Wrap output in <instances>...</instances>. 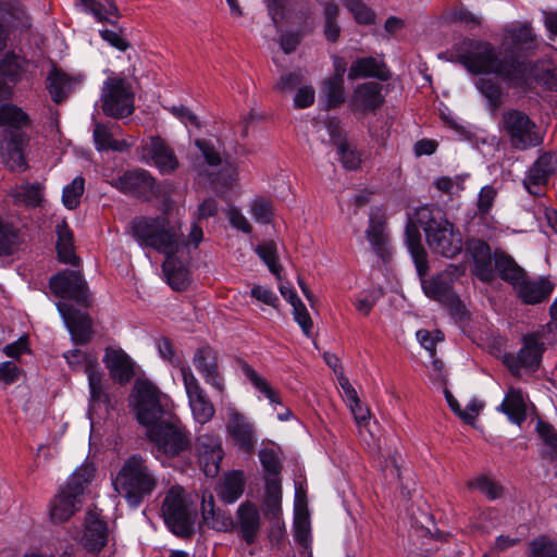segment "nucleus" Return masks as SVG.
<instances>
[{"label": "nucleus", "instance_id": "nucleus-7", "mask_svg": "<svg viewBox=\"0 0 557 557\" xmlns=\"http://www.w3.org/2000/svg\"><path fill=\"white\" fill-rule=\"evenodd\" d=\"M67 364L73 370L84 368L89 388L88 414L92 421L95 416L108 413L109 395L106 389V380L97 358L81 350L73 349L63 354Z\"/></svg>", "mask_w": 557, "mask_h": 557}, {"label": "nucleus", "instance_id": "nucleus-14", "mask_svg": "<svg viewBox=\"0 0 557 557\" xmlns=\"http://www.w3.org/2000/svg\"><path fill=\"white\" fill-rule=\"evenodd\" d=\"M28 143L22 131H3L0 141V157L2 162L15 172L27 169Z\"/></svg>", "mask_w": 557, "mask_h": 557}, {"label": "nucleus", "instance_id": "nucleus-3", "mask_svg": "<svg viewBox=\"0 0 557 557\" xmlns=\"http://www.w3.org/2000/svg\"><path fill=\"white\" fill-rule=\"evenodd\" d=\"M461 64L473 74H495L511 87H528L533 81L547 84L533 65L519 61H503L495 48L485 41L470 42L460 55Z\"/></svg>", "mask_w": 557, "mask_h": 557}, {"label": "nucleus", "instance_id": "nucleus-30", "mask_svg": "<svg viewBox=\"0 0 557 557\" xmlns=\"http://www.w3.org/2000/svg\"><path fill=\"white\" fill-rule=\"evenodd\" d=\"M82 542L89 552H99L106 545V523L94 513H89L86 518L85 532Z\"/></svg>", "mask_w": 557, "mask_h": 557}, {"label": "nucleus", "instance_id": "nucleus-43", "mask_svg": "<svg viewBox=\"0 0 557 557\" xmlns=\"http://www.w3.org/2000/svg\"><path fill=\"white\" fill-rule=\"evenodd\" d=\"M255 252L264 262L269 271L272 274H274L278 281H281L280 273L282 270V265L280 264L278 261L276 244L272 240L263 242L260 245L256 246Z\"/></svg>", "mask_w": 557, "mask_h": 557}, {"label": "nucleus", "instance_id": "nucleus-45", "mask_svg": "<svg viewBox=\"0 0 557 557\" xmlns=\"http://www.w3.org/2000/svg\"><path fill=\"white\" fill-rule=\"evenodd\" d=\"M495 267L500 276L512 286L517 285L524 274L523 270L518 267L512 258L503 253L495 255Z\"/></svg>", "mask_w": 557, "mask_h": 557}, {"label": "nucleus", "instance_id": "nucleus-59", "mask_svg": "<svg viewBox=\"0 0 557 557\" xmlns=\"http://www.w3.org/2000/svg\"><path fill=\"white\" fill-rule=\"evenodd\" d=\"M86 12L102 18L106 14L113 13L116 9L112 0H79Z\"/></svg>", "mask_w": 557, "mask_h": 557}, {"label": "nucleus", "instance_id": "nucleus-19", "mask_svg": "<svg viewBox=\"0 0 557 557\" xmlns=\"http://www.w3.org/2000/svg\"><path fill=\"white\" fill-rule=\"evenodd\" d=\"M54 295L63 299H72L81 305L88 300L86 283L78 271H64L50 280Z\"/></svg>", "mask_w": 557, "mask_h": 557}, {"label": "nucleus", "instance_id": "nucleus-29", "mask_svg": "<svg viewBox=\"0 0 557 557\" xmlns=\"http://www.w3.org/2000/svg\"><path fill=\"white\" fill-rule=\"evenodd\" d=\"M24 69V60L15 54H7L0 62V98L8 97L18 82Z\"/></svg>", "mask_w": 557, "mask_h": 557}, {"label": "nucleus", "instance_id": "nucleus-32", "mask_svg": "<svg viewBox=\"0 0 557 557\" xmlns=\"http://www.w3.org/2000/svg\"><path fill=\"white\" fill-rule=\"evenodd\" d=\"M96 472L97 469L92 462H84L82 466L77 467L70 475L64 488H66L72 494H75L76 497L81 498L86 487L96 478Z\"/></svg>", "mask_w": 557, "mask_h": 557}, {"label": "nucleus", "instance_id": "nucleus-8", "mask_svg": "<svg viewBox=\"0 0 557 557\" xmlns=\"http://www.w3.org/2000/svg\"><path fill=\"white\" fill-rule=\"evenodd\" d=\"M162 516L166 527L178 536H189L195 530L196 507L180 486H173L165 495Z\"/></svg>", "mask_w": 557, "mask_h": 557}, {"label": "nucleus", "instance_id": "nucleus-13", "mask_svg": "<svg viewBox=\"0 0 557 557\" xmlns=\"http://www.w3.org/2000/svg\"><path fill=\"white\" fill-rule=\"evenodd\" d=\"M543 351L544 342L537 334H529L524 336L522 347L517 355L504 356V363L515 374H519L521 369L535 371L540 367Z\"/></svg>", "mask_w": 557, "mask_h": 557}, {"label": "nucleus", "instance_id": "nucleus-27", "mask_svg": "<svg viewBox=\"0 0 557 557\" xmlns=\"http://www.w3.org/2000/svg\"><path fill=\"white\" fill-rule=\"evenodd\" d=\"M555 169V158L553 154L545 153L541 156L529 170L523 185L525 189L532 195H540L541 187L544 186L548 180L549 174Z\"/></svg>", "mask_w": 557, "mask_h": 557}, {"label": "nucleus", "instance_id": "nucleus-54", "mask_svg": "<svg viewBox=\"0 0 557 557\" xmlns=\"http://www.w3.org/2000/svg\"><path fill=\"white\" fill-rule=\"evenodd\" d=\"M471 490L479 491L490 499H496L502 496L503 488L485 475H478L468 482Z\"/></svg>", "mask_w": 557, "mask_h": 557}, {"label": "nucleus", "instance_id": "nucleus-37", "mask_svg": "<svg viewBox=\"0 0 557 557\" xmlns=\"http://www.w3.org/2000/svg\"><path fill=\"white\" fill-rule=\"evenodd\" d=\"M368 76H374L382 79L386 78V72L382 63L373 58H361L350 65L348 71L349 79Z\"/></svg>", "mask_w": 557, "mask_h": 557}, {"label": "nucleus", "instance_id": "nucleus-55", "mask_svg": "<svg viewBox=\"0 0 557 557\" xmlns=\"http://www.w3.org/2000/svg\"><path fill=\"white\" fill-rule=\"evenodd\" d=\"M259 459L268 472V478H278V473L281 470V462L278 458V448L277 447H264L259 451Z\"/></svg>", "mask_w": 557, "mask_h": 557}, {"label": "nucleus", "instance_id": "nucleus-50", "mask_svg": "<svg viewBox=\"0 0 557 557\" xmlns=\"http://www.w3.org/2000/svg\"><path fill=\"white\" fill-rule=\"evenodd\" d=\"M345 8L358 24L369 25L375 21V12L361 0H344Z\"/></svg>", "mask_w": 557, "mask_h": 557}, {"label": "nucleus", "instance_id": "nucleus-52", "mask_svg": "<svg viewBox=\"0 0 557 557\" xmlns=\"http://www.w3.org/2000/svg\"><path fill=\"white\" fill-rule=\"evenodd\" d=\"M2 18L13 26H21V27H27L29 26V18L26 14L25 9L23 5L14 0L5 4V8L3 10Z\"/></svg>", "mask_w": 557, "mask_h": 557}, {"label": "nucleus", "instance_id": "nucleus-60", "mask_svg": "<svg viewBox=\"0 0 557 557\" xmlns=\"http://www.w3.org/2000/svg\"><path fill=\"white\" fill-rule=\"evenodd\" d=\"M17 239L14 227L0 219V256L9 255Z\"/></svg>", "mask_w": 557, "mask_h": 557}, {"label": "nucleus", "instance_id": "nucleus-38", "mask_svg": "<svg viewBox=\"0 0 557 557\" xmlns=\"http://www.w3.org/2000/svg\"><path fill=\"white\" fill-rule=\"evenodd\" d=\"M57 252L59 260L64 263H76V256L73 247V234L66 223L62 221L57 225Z\"/></svg>", "mask_w": 557, "mask_h": 557}, {"label": "nucleus", "instance_id": "nucleus-49", "mask_svg": "<svg viewBox=\"0 0 557 557\" xmlns=\"http://www.w3.org/2000/svg\"><path fill=\"white\" fill-rule=\"evenodd\" d=\"M248 212L257 223H271L274 209L272 202L263 197H257L249 203Z\"/></svg>", "mask_w": 557, "mask_h": 557}, {"label": "nucleus", "instance_id": "nucleus-46", "mask_svg": "<svg viewBox=\"0 0 557 557\" xmlns=\"http://www.w3.org/2000/svg\"><path fill=\"white\" fill-rule=\"evenodd\" d=\"M367 238L376 252H383L385 250V245L387 242V236L385 234V222L377 214L370 216V223L367 230Z\"/></svg>", "mask_w": 557, "mask_h": 557}, {"label": "nucleus", "instance_id": "nucleus-47", "mask_svg": "<svg viewBox=\"0 0 557 557\" xmlns=\"http://www.w3.org/2000/svg\"><path fill=\"white\" fill-rule=\"evenodd\" d=\"M282 488L278 478H267L265 484V507L268 513L278 518L281 512Z\"/></svg>", "mask_w": 557, "mask_h": 557}, {"label": "nucleus", "instance_id": "nucleus-9", "mask_svg": "<svg viewBox=\"0 0 557 557\" xmlns=\"http://www.w3.org/2000/svg\"><path fill=\"white\" fill-rule=\"evenodd\" d=\"M221 404V414L228 441L240 453H253L258 442L255 423L233 401H225L222 398Z\"/></svg>", "mask_w": 557, "mask_h": 557}, {"label": "nucleus", "instance_id": "nucleus-63", "mask_svg": "<svg viewBox=\"0 0 557 557\" xmlns=\"http://www.w3.org/2000/svg\"><path fill=\"white\" fill-rule=\"evenodd\" d=\"M293 315L302 330V333L309 337L313 323L306 306L302 302H297V305L293 307Z\"/></svg>", "mask_w": 557, "mask_h": 557}, {"label": "nucleus", "instance_id": "nucleus-15", "mask_svg": "<svg viewBox=\"0 0 557 557\" xmlns=\"http://www.w3.org/2000/svg\"><path fill=\"white\" fill-rule=\"evenodd\" d=\"M193 364L206 384L216 391L221 399L224 398L226 384L218 366L216 352L210 347L198 348L194 354Z\"/></svg>", "mask_w": 557, "mask_h": 557}, {"label": "nucleus", "instance_id": "nucleus-40", "mask_svg": "<svg viewBox=\"0 0 557 557\" xmlns=\"http://www.w3.org/2000/svg\"><path fill=\"white\" fill-rule=\"evenodd\" d=\"M243 373L251 385L259 392L264 398L269 400L272 406L281 405V398L277 392L271 386V384L260 374H258L250 366H243Z\"/></svg>", "mask_w": 557, "mask_h": 557}, {"label": "nucleus", "instance_id": "nucleus-12", "mask_svg": "<svg viewBox=\"0 0 557 557\" xmlns=\"http://www.w3.org/2000/svg\"><path fill=\"white\" fill-rule=\"evenodd\" d=\"M502 129L509 136L511 145L517 149H527L540 143L535 124L530 117L517 110L503 114Z\"/></svg>", "mask_w": 557, "mask_h": 557}, {"label": "nucleus", "instance_id": "nucleus-44", "mask_svg": "<svg viewBox=\"0 0 557 557\" xmlns=\"http://www.w3.org/2000/svg\"><path fill=\"white\" fill-rule=\"evenodd\" d=\"M322 98L326 108H335L345 101L344 78L330 77L322 86Z\"/></svg>", "mask_w": 557, "mask_h": 557}, {"label": "nucleus", "instance_id": "nucleus-51", "mask_svg": "<svg viewBox=\"0 0 557 557\" xmlns=\"http://www.w3.org/2000/svg\"><path fill=\"white\" fill-rule=\"evenodd\" d=\"M85 189V180L76 176L69 185L63 188L62 202L67 209H75L83 196Z\"/></svg>", "mask_w": 557, "mask_h": 557}, {"label": "nucleus", "instance_id": "nucleus-33", "mask_svg": "<svg viewBox=\"0 0 557 557\" xmlns=\"http://www.w3.org/2000/svg\"><path fill=\"white\" fill-rule=\"evenodd\" d=\"M16 205L38 207L44 201V188L39 183H22L11 190Z\"/></svg>", "mask_w": 557, "mask_h": 557}, {"label": "nucleus", "instance_id": "nucleus-6", "mask_svg": "<svg viewBox=\"0 0 557 557\" xmlns=\"http://www.w3.org/2000/svg\"><path fill=\"white\" fill-rule=\"evenodd\" d=\"M418 228L421 226L425 233L430 249L443 257L454 258L462 251L463 239L460 231L445 216L435 215L429 207H421L416 211V221L410 220Z\"/></svg>", "mask_w": 557, "mask_h": 557}, {"label": "nucleus", "instance_id": "nucleus-10", "mask_svg": "<svg viewBox=\"0 0 557 557\" xmlns=\"http://www.w3.org/2000/svg\"><path fill=\"white\" fill-rule=\"evenodd\" d=\"M135 91L131 81L111 74L102 84L101 109L108 116L122 119L134 112Z\"/></svg>", "mask_w": 557, "mask_h": 557}, {"label": "nucleus", "instance_id": "nucleus-35", "mask_svg": "<svg viewBox=\"0 0 557 557\" xmlns=\"http://www.w3.org/2000/svg\"><path fill=\"white\" fill-rule=\"evenodd\" d=\"M238 520L244 540L253 543L260 528V516L251 505H240L238 508Z\"/></svg>", "mask_w": 557, "mask_h": 557}, {"label": "nucleus", "instance_id": "nucleus-61", "mask_svg": "<svg viewBox=\"0 0 557 557\" xmlns=\"http://www.w3.org/2000/svg\"><path fill=\"white\" fill-rule=\"evenodd\" d=\"M349 409L355 418V421L360 432L364 430L371 436H373V432L370 428L371 414L369 408L359 400L356 403V405H350Z\"/></svg>", "mask_w": 557, "mask_h": 557}, {"label": "nucleus", "instance_id": "nucleus-34", "mask_svg": "<svg viewBox=\"0 0 557 557\" xmlns=\"http://www.w3.org/2000/svg\"><path fill=\"white\" fill-rule=\"evenodd\" d=\"M294 529L295 540L300 545L307 547L310 542V520L306 505L298 490L296 491Z\"/></svg>", "mask_w": 557, "mask_h": 557}, {"label": "nucleus", "instance_id": "nucleus-20", "mask_svg": "<svg viewBox=\"0 0 557 557\" xmlns=\"http://www.w3.org/2000/svg\"><path fill=\"white\" fill-rule=\"evenodd\" d=\"M196 449L200 467L207 476L218 474L223 458L221 438L218 435L203 434L196 441Z\"/></svg>", "mask_w": 557, "mask_h": 557}, {"label": "nucleus", "instance_id": "nucleus-17", "mask_svg": "<svg viewBox=\"0 0 557 557\" xmlns=\"http://www.w3.org/2000/svg\"><path fill=\"white\" fill-rule=\"evenodd\" d=\"M102 362L104 363L110 377L121 385L131 382L136 375V362L121 347L108 346L104 349Z\"/></svg>", "mask_w": 557, "mask_h": 557}, {"label": "nucleus", "instance_id": "nucleus-41", "mask_svg": "<svg viewBox=\"0 0 557 557\" xmlns=\"http://www.w3.org/2000/svg\"><path fill=\"white\" fill-rule=\"evenodd\" d=\"M202 518L208 527L218 531H226L233 525V520L230 516L214 510L212 496L208 500H202Z\"/></svg>", "mask_w": 557, "mask_h": 557}, {"label": "nucleus", "instance_id": "nucleus-4", "mask_svg": "<svg viewBox=\"0 0 557 557\" xmlns=\"http://www.w3.org/2000/svg\"><path fill=\"white\" fill-rule=\"evenodd\" d=\"M405 239L420 276L424 295L447 308H457L459 299L451 286L454 281L465 273V267L450 264L444 271L428 278L425 277L428 271L426 251L421 243L420 230L413 223L406 225Z\"/></svg>", "mask_w": 557, "mask_h": 557}, {"label": "nucleus", "instance_id": "nucleus-28", "mask_svg": "<svg viewBox=\"0 0 557 557\" xmlns=\"http://www.w3.org/2000/svg\"><path fill=\"white\" fill-rule=\"evenodd\" d=\"M81 498L63 487L50 504V519L55 523L67 521L81 508Z\"/></svg>", "mask_w": 557, "mask_h": 557}, {"label": "nucleus", "instance_id": "nucleus-2", "mask_svg": "<svg viewBox=\"0 0 557 557\" xmlns=\"http://www.w3.org/2000/svg\"><path fill=\"white\" fill-rule=\"evenodd\" d=\"M132 230L140 246L165 256L162 268L170 286L176 290L185 289L189 284V272L183 259L185 245L181 225L166 216H139L133 221Z\"/></svg>", "mask_w": 557, "mask_h": 557}, {"label": "nucleus", "instance_id": "nucleus-56", "mask_svg": "<svg viewBox=\"0 0 557 557\" xmlns=\"http://www.w3.org/2000/svg\"><path fill=\"white\" fill-rule=\"evenodd\" d=\"M536 430L545 445V455L549 458H557V432L543 421L537 422Z\"/></svg>", "mask_w": 557, "mask_h": 557}, {"label": "nucleus", "instance_id": "nucleus-31", "mask_svg": "<svg viewBox=\"0 0 557 557\" xmlns=\"http://www.w3.org/2000/svg\"><path fill=\"white\" fill-rule=\"evenodd\" d=\"M498 410L504 412L512 423L521 424L527 417V405L522 392L510 387Z\"/></svg>", "mask_w": 557, "mask_h": 557}, {"label": "nucleus", "instance_id": "nucleus-25", "mask_svg": "<svg viewBox=\"0 0 557 557\" xmlns=\"http://www.w3.org/2000/svg\"><path fill=\"white\" fill-rule=\"evenodd\" d=\"M111 185L125 194L143 197L152 190L153 178L145 170H134L113 180Z\"/></svg>", "mask_w": 557, "mask_h": 557}, {"label": "nucleus", "instance_id": "nucleus-57", "mask_svg": "<svg viewBox=\"0 0 557 557\" xmlns=\"http://www.w3.org/2000/svg\"><path fill=\"white\" fill-rule=\"evenodd\" d=\"M338 13L335 4H327L324 9V36L329 41H336L339 37L341 28L336 22Z\"/></svg>", "mask_w": 557, "mask_h": 557}, {"label": "nucleus", "instance_id": "nucleus-53", "mask_svg": "<svg viewBox=\"0 0 557 557\" xmlns=\"http://www.w3.org/2000/svg\"><path fill=\"white\" fill-rule=\"evenodd\" d=\"M475 86L479 91L486 98L493 112H495L500 106L502 89L490 78H479L475 82Z\"/></svg>", "mask_w": 557, "mask_h": 557}, {"label": "nucleus", "instance_id": "nucleus-26", "mask_svg": "<svg viewBox=\"0 0 557 557\" xmlns=\"http://www.w3.org/2000/svg\"><path fill=\"white\" fill-rule=\"evenodd\" d=\"M521 300L529 305L540 304L546 300L554 290V284L546 277L528 280L523 274L519 283L513 286Z\"/></svg>", "mask_w": 557, "mask_h": 557}, {"label": "nucleus", "instance_id": "nucleus-42", "mask_svg": "<svg viewBox=\"0 0 557 557\" xmlns=\"http://www.w3.org/2000/svg\"><path fill=\"white\" fill-rule=\"evenodd\" d=\"M114 133L106 125L97 123L94 129V140L98 150L111 149L115 151L125 150L129 144L125 140L114 139Z\"/></svg>", "mask_w": 557, "mask_h": 557}, {"label": "nucleus", "instance_id": "nucleus-24", "mask_svg": "<svg viewBox=\"0 0 557 557\" xmlns=\"http://www.w3.org/2000/svg\"><path fill=\"white\" fill-rule=\"evenodd\" d=\"M467 253L473 261V273L483 282L493 278L492 253L490 246L481 239H469L467 243Z\"/></svg>", "mask_w": 557, "mask_h": 557}, {"label": "nucleus", "instance_id": "nucleus-11", "mask_svg": "<svg viewBox=\"0 0 557 557\" xmlns=\"http://www.w3.org/2000/svg\"><path fill=\"white\" fill-rule=\"evenodd\" d=\"M180 372L194 421L207 424L215 414L212 401L188 366H181Z\"/></svg>", "mask_w": 557, "mask_h": 557}, {"label": "nucleus", "instance_id": "nucleus-62", "mask_svg": "<svg viewBox=\"0 0 557 557\" xmlns=\"http://www.w3.org/2000/svg\"><path fill=\"white\" fill-rule=\"evenodd\" d=\"M465 176L455 175L454 177L441 176L434 181L435 187L448 195L458 194L463 189Z\"/></svg>", "mask_w": 557, "mask_h": 557}, {"label": "nucleus", "instance_id": "nucleus-22", "mask_svg": "<svg viewBox=\"0 0 557 557\" xmlns=\"http://www.w3.org/2000/svg\"><path fill=\"white\" fill-rule=\"evenodd\" d=\"M384 101L382 85L376 82L358 84L348 100L354 112H370L376 110Z\"/></svg>", "mask_w": 557, "mask_h": 557}, {"label": "nucleus", "instance_id": "nucleus-64", "mask_svg": "<svg viewBox=\"0 0 557 557\" xmlns=\"http://www.w3.org/2000/svg\"><path fill=\"white\" fill-rule=\"evenodd\" d=\"M496 195V189L491 185H486L481 188L476 203L478 211L480 214H486L490 212L494 205Z\"/></svg>", "mask_w": 557, "mask_h": 557}, {"label": "nucleus", "instance_id": "nucleus-39", "mask_svg": "<svg viewBox=\"0 0 557 557\" xmlns=\"http://www.w3.org/2000/svg\"><path fill=\"white\" fill-rule=\"evenodd\" d=\"M533 41V34L530 27L523 25L518 28H510L506 30L503 49L506 52H513L523 50L530 47Z\"/></svg>", "mask_w": 557, "mask_h": 557}, {"label": "nucleus", "instance_id": "nucleus-23", "mask_svg": "<svg viewBox=\"0 0 557 557\" xmlns=\"http://www.w3.org/2000/svg\"><path fill=\"white\" fill-rule=\"evenodd\" d=\"M48 90L54 102L59 103L65 97L77 89L84 83V76L81 73H69L61 69H52L48 75Z\"/></svg>", "mask_w": 557, "mask_h": 557}, {"label": "nucleus", "instance_id": "nucleus-5", "mask_svg": "<svg viewBox=\"0 0 557 557\" xmlns=\"http://www.w3.org/2000/svg\"><path fill=\"white\" fill-rule=\"evenodd\" d=\"M112 485L131 507H138L156 490L158 478L143 457L133 455L124 460Z\"/></svg>", "mask_w": 557, "mask_h": 557}, {"label": "nucleus", "instance_id": "nucleus-16", "mask_svg": "<svg viewBox=\"0 0 557 557\" xmlns=\"http://www.w3.org/2000/svg\"><path fill=\"white\" fill-rule=\"evenodd\" d=\"M318 132L322 141L336 147L339 160L345 169L356 170L360 165V154L347 145L343 129L337 121H327Z\"/></svg>", "mask_w": 557, "mask_h": 557}, {"label": "nucleus", "instance_id": "nucleus-48", "mask_svg": "<svg viewBox=\"0 0 557 557\" xmlns=\"http://www.w3.org/2000/svg\"><path fill=\"white\" fill-rule=\"evenodd\" d=\"M27 123L26 114L15 106L3 104L0 107V125L5 126L4 131H21Z\"/></svg>", "mask_w": 557, "mask_h": 557}, {"label": "nucleus", "instance_id": "nucleus-36", "mask_svg": "<svg viewBox=\"0 0 557 557\" xmlns=\"http://www.w3.org/2000/svg\"><path fill=\"white\" fill-rule=\"evenodd\" d=\"M244 492V473L242 471H232L224 475L220 486L219 496L223 502L235 503Z\"/></svg>", "mask_w": 557, "mask_h": 557}, {"label": "nucleus", "instance_id": "nucleus-21", "mask_svg": "<svg viewBox=\"0 0 557 557\" xmlns=\"http://www.w3.org/2000/svg\"><path fill=\"white\" fill-rule=\"evenodd\" d=\"M58 311L61 314L72 341L75 344H85L92 337L91 321L87 314L72 309L65 302H58Z\"/></svg>", "mask_w": 557, "mask_h": 557}, {"label": "nucleus", "instance_id": "nucleus-18", "mask_svg": "<svg viewBox=\"0 0 557 557\" xmlns=\"http://www.w3.org/2000/svg\"><path fill=\"white\" fill-rule=\"evenodd\" d=\"M141 159L154 165L162 174H169L178 166L174 151L160 137H150L143 144Z\"/></svg>", "mask_w": 557, "mask_h": 557}, {"label": "nucleus", "instance_id": "nucleus-1", "mask_svg": "<svg viewBox=\"0 0 557 557\" xmlns=\"http://www.w3.org/2000/svg\"><path fill=\"white\" fill-rule=\"evenodd\" d=\"M137 420L147 429L157 457H175L188 448L189 438L180 420L168 409V397L149 380L138 379L132 393Z\"/></svg>", "mask_w": 557, "mask_h": 557}, {"label": "nucleus", "instance_id": "nucleus-58", "mask_svg": "<svg viewBox=\"0 0 557 557\" xmlns=\"http://www.w3.org/2000/svg\"><path fill=\"white\" fill-rule=\"evenodd\" d=\"M529 557H557V544L546 537L536 539L531 543Z\"/></svg>", "mask_w": 557, "mask_h": 557}]
</instances>
